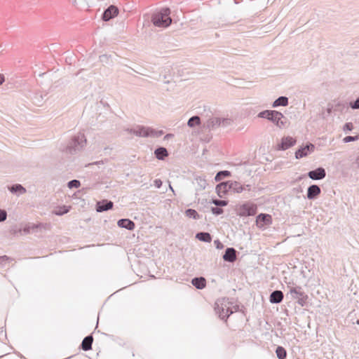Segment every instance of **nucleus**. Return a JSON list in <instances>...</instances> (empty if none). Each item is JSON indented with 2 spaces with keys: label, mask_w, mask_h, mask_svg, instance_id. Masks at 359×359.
<instances>
[{
  "label": "nucleus",
  "mask_w": 359,
  "mask_h": 359,
  "mask_svg": "<svg viewBox=\"0 0 359 359\" xmlns=\"http://www.w3.org/2000/svg\"><path fill=\"white\" fill-rule=\"evenodd\" d=\"M170 15V10L169 8H161L152 15L151 22L156 27H168L172 23V19Z\"/></svg>",
  "instance_id": "obj_1"
},
{
  "label": "nucleus",
  "mask_w": 359,
  "mask_h": 359,
  "mask_svg": "<svg viewBox=\"0 0 359 359\" xmlns=\"http://www.w3.org/2000/svg\"><path fill=\"white\" fill-rule=\"evenodd\" d=\"M257 116L259 118H266L271 121L279 128L283 126L285 123L282 121L284 118L283 114L276 110L262 111L258 114Z\"/></svg>",
  "instance_id": "obj_2"
},
{
  "label": "nucleus",
  "mask_w": 359,
  "mask_h": 359,
  "mask_svg": "<svg viewBox=\"0 0 359 359\" xmlns=\"http://www.w3.org/2000/svg\"><path fill=\"white\" fill-rule=\"evenodd\" d=\"M86 144V139L85 135L82 133H79L72 138L67 147V149L70 154H74L82 149Z\"/></svg>",
  "instance_id": "obj_3"
},
{
  "label": "nucleus",
  "mask_w": 359,
  "mask_h": 359,
  "mask_svg": "<svg viewBox=\"0 0 359 359\" xmlns=\"http://www.w3.org/2000/svg\"><path fill=\"white\" fill-rule=\"evenodd\" d=\"M289 288V292L292 296V298L297 300V303L301 306H304L306 304L308 296L304 292L303 289L300 286L290 287Z\"/></svg>",
  "instance_id": "obj_4"
},
{
  "label": "nucleus",
  "mask_w": 359,
  "mask_h": 359,
  "mask_svg": "<svg viewBox=\"0 0 359 359\" xmlns=\"http://www.w3.org/2000/svg\"><path fill=\"white\" fill-rule=\"evenodd\" d=\"M215 310L216 313L219 315V317L222 320H226L228 317L233 313L232 311L230 310L228 306V302L224 299L223 300H217L215 302Z\"/></svg>",
  "instance_id": "obj_5"
},
{
  "label": "nucleus",
  "mask_w": 359,
  "mask_h": 359,
  "mask_svg": "<svg viewBox=\"0 0 359 359\" xmlns=\"http://www.w3.org/2000/svg\"><path fill=\"white\" fill-rule=\"evenodd\" d=\"M127 132L129 133H133L138 137H147L150 136L157 135V133L154 129L145 127L142 126H137L133 128H127L126 129Z\"/></svg>",
  "instance_id": "obj_6"
},
{
  "label": "nucleus",
  "mask_w": 359,
  "mask_h": 359,
  "mask_svg": "<svg viewBox=\"0 0 359 359\" xmlns=\"http://www.w3.org/2000/svg\"><path fill=\"white\" fill-rule=\"evenodd\" d=\"M257 208L254 203H247L240 208V215L252 216L257 213Z\"/></svg>",
  "instance_id": "obj_7"
},
{
  "label": "nucleus",
  "mask_w": 359,
  "mask_h": 359,
  "mask_svg": "<svg viewBox=\"0 0 359 359\" xmlns=\"http://www.w3.org/2000/svg\"><path fill=\"white\" fill-rule=\"evenodd\" d=\"M118 14V9L116 6H109L102 13V20L107 22Z\"/></svg>",
  "instance_id": "obj_8"
},
{
  "label": "nucleus",
  "mask_w": 359,
  "mask_h": 359,
  "mask_svg": "<svg viewBox=\"0 0 359 359\" xmlns=\"http://www.w3.org/2000/svg\"><path fill=\"white\" fill-rule=\"evenodd\" d=\"M229 189L230 191L233 193H241L244 190H250L251 186L250 184L242 185L240 182L236 181H229Z\"/></svg>",
  "instance_id": "obj_9"
},
{
  "label": "nucleus",
  "mask_w": 359,
  "mask_h": 359,
  "mask_svg": "<svg viewBox=\"0 0 359 359\" xmlns=\"http://www.w3.org/2000/svg\"><path fill=\"white\" fill-rule=\"evenodd\" d=\"M307 176L313 180H320L325 177L326 171L325 168L319 167L315 170L309 171L307 173Z\"/></svg>",
  "instance_id": "obj_10"
},
{
  "label": "nucleus",
  "mask_w": 359,
  "mask_h": 359,
  "mask_svg": "<svg viewBox=\"0 0 359 359\" xmlns=\"http://www.w3.org/2000/svg\"><path fill=\"white\" fill-rule=\"evenodd\" d=\"M315 147L313 144L309 143L306 144L304 147L299 148L296 152H295V157L296 158H302L304 156H306L309 153H311L314 151Z\"/></svg>",
  "instance_id": "obj_11"
},
{
  "label": "nucleus",
  "mask_w": 359,
  "mask_h": 359,
  "mask_svg": "<svg viewBox=\"0 0 359 359\" xmlns=\"http://www.w3.org/2000/svg\"><path fill=\"white\" fill-rule=\"evenodd\" d=\"M321 189L318 185L312 184L308 187L307 189V198L309 200L316 199L320 194Z\"/></svg>",
  "instance_id": "obj_12"
},
{
  "label": "nucleus",
  "mask_w": 359,
  "mask_h": 359,
  "mask_svg": "<svg viewBox=\"0 0 359 359\" xmlns=\"http://www.w3.org/2000/svg\"><path fill=\"white\" fill-rule=\"evenodd\" d=\"M219 126H221V118L218 117H212L209 118L203 125V127L209 130H215Z\"/></svg>",
  "instance_id": "obj_13"
},
{
  "label": "nucleus",
  "mask_w": 359,
  "mask_h": 359,
  "mask_svg": "<svg viewBox=\"0 0 359 359\" xmlns=\"http://www.w3.org/2000/svg\"><path fill=\"white\" fill-rule=\"evenodd\" d=\"M114 203L111 201L102 200L96 204V210L98 212H102L109 210L113 208Z\"/></svg>",
  "instance_id": "obj_14"
},
{
  "label": "nucleus",
  "mask_w": 359,
  "mask_h": 359,
  "mask_svg": "<svg viewBox=\"0 0 359 359\" xmlns=\"http://www.w3.org/2000/svg\"><path fill=\"white\" fill-rule=\"evenodd\" d=\"M256 222L258 226L262 227L271 224V217L268 214L260 213L256 218Z\"/></svg>",
  "instance_id": "obj_15"
},
{
  "label": "nucleus",
  "mask_w": 359,
  "mask_h": 359,
  "mask_svg": "<svg viewBox=\"0 0 359 359\" xmlns=\"http://www.w3.org/2000/svg\"><path fill=\"white\" fill-rule=\"evenodd\" d=\"M222 257L226 262H233L236 259V250L233 248H227Z\"/></svg>",
  "instance_id": "obj_16"
},
{
  "label": "nucleus",
  "mask_w": 359,
  "mask_h": 359,
  "mask_svg": "<svg viewBox=\"0 0 359 359\" xmlns=\"http://www.w3.org/2000/svg\"><path fill=\"white\" fill-rule=\"evenodd\" d=\"M284 297V294L280 290H274L272 292L269 297V301L271 304L280 303Z\"/></svg>",
  "instance_id": "obj_17"
},
{
  "label": "nucleus",
  "mask_w": 359,
  "mask_h": 359,
  "mask_svg": "<svg viewBox=\"0 0 359 359\" xmlns=\"http://www.w3.org/2000/svg\"><path fill=\"white\" fill-rule=\"evenodd\" d=\"M295 142V140L291 137H284L283 138L281 143L278 145V149L280 150H286L293 146Z\"/></svg>",
  "instance_id": "obj_18"
},
{
  "label": "nucleus",
  "mask_w": 359,
  "mask_h": 359,
  "mask_svg": "<svg viewBox=\"0 0 359 359\" xmlns=\"http://www.w3.org/2000/svg\"><path fill=\"white\" fill-rule=\"evenodd\" d=\"M229 181L219 183L216 187V191L219 197H222V194H225L230 191L229 189Z\"/></svg>",
  "instance_id": "obj_19"
},
{
  "label": "nucleus",
  "mask_w": 359,
  "mask_h": 359,
  "mask_svg": "<svg viewBox=\"0 0 359 359\" xmlns=\"http://www.w3.org/2000/svg\"><path fill=\"white\" fill-rule=\"evenodd\" d=\"M118 226L128 230H133L135 228V223L129 219H121L118 221Z\"/></svg>",
  "instance_id": "obj_20"
},
{
  "label": "nucleus",
  "mask_w": 359,
  "mask_h": 359,
  "mask_svg": "<svg viewBox=\"0 0 359 359\" xmlns=\"http://www.w3.org/2000/svg\"><path fill=\"white\" fill-rule=\"evenodd\" d=\"M8 190L13 194L22 195L26 193V189L20 184H15L8 187Z\"/></svg>",
  "instance_id": "obj_21"
},
{
  "label": "nucleus",
  "mask_w": 359,
  "mask_h": 359,
  "mask_svg": "<svg viewBox=\"0 0 359 359\" xmlns=\"http://www.w3.org/2000/svg\"><path fill=\"white\" fill-rule=\"evenodd\" d=\"M192 285L198 290H202L206 286V280L203 277H196L191 280Z\"/></svg>",
  "instance_id": "obj_22"
},
{
  "label": "nucleus",
  "mask_w": 359,
  "mask_h": 359,
  "mask_svg": "<svg viewBox=\"0 0 359 359\" xmlns=\"http://www.w3.org/2000/svg\"><path fill=\"white\" fill-rule=\"evenodd\" d=\"M93 341V337L92 335L86 337L81 342V348L86 351L90 350L92 348Z\"/></svg>",
  "instance_id": "obj_23"
},
{
  "label": "nucleus",
  "mask_w": 359,
  "mask_h": 359,
  "mask_svg": "<svg viewBox=\"0 0 359 359\" xmlns=\"http://www.w3.org/2000/svg\"><path fill=\"white\" fill-rule=\"evenodd\" d=\"M154 154L158 160H164L168 156V152L165 147H159L155 149Z\"/></svg>",
  "instance_id": "obj_24"
},
{
  "label": "nucleus",
  "mask_w": 359,
  "mask_h": 359,
  "mask_svg": "<svg viewBox=\"0 0 359 359\" xmlns=\"http://www.w3.org/2000/svg\"><path fill=\"white\" fill-rule=\"evenodd\" d=\"M288 105V98L285 96H280L277 98L272 104V107L276 108L278 107H285Z\"/></svg>",
  "instance_id": "obj_25"
},
{
  "label": "nucleus",
  "mask_w": 359,
  "mask_h": 359,
  "mask_svg": "<svg viewBox=\"0 0 359 359\" xmlns=\"http://www.w3.org/2000/svg\"><path fill=\"white\" fill-rule=\"evenodd\" d=\"M196 238L201 241L206 243H209L212 241V237L208 232H198L196 233Z\"/></svg>",
  "instance_id": "obj_26"
},
{
  "label": "nucleus",
  "mask_w": 359,
  "mask_h": 359,
  "mask_svg": "<svg viewBox=\"0 0 359 359\" xmlns=\"http://www.w3.org/2000/svg\"><path fill=\"white\" fill-rule=\"evenodd\" d=\"M345 106H346L345 104L341 103V102H338L337 104H335L334 107H333V106H330L329 104L327 108L326 109L327 114H325V113H323V118H325L327 116L330 115L333 109H334V110H338L341 107H345Z\"/></svg>",
  "instance_id": "obj_27"
},
{
  "label": "nucleus",
  "mask_w": 359,
  "mask_h": 359,
  "mask_svg": "<svg viewBox=\"0 0 359 359\" xmlns=\"http://www.w3.org/2000/svg\"><path fill=\"white\" fill-rule=\"evenodd\" d=\"M195 180L197 185V191L204 190L208 185L207 181L203 177H196Z\"/></svg>",
  "instance_id": "obj_28"
},
{
  "label": "nucleus",
  "mask_w": 359,
  "mask_h": 359,
  "mask_svg": "<svg viewBox=\"0 0 359 359\" xmlns=\"http://www.w3.org/2000/svg\"><path fill=\"white\" fill-rule=\"evenodd\" d=\"M201 124V118L198 116H191L187 122V125L190 128H194L196 126Z\"/></svg>",
  "instance_id": "obj_29"
},
{
  "label": "nucleus",
  "mask_w": 359,
  "mask_h": 359,
  "mask_svg": "<svg viewBox=\"0 0 359 359\" xmlns=\"http://www.w3.org/2000/svg\"><path fill=\"white\" fill-rule=\"evenodd\" d=\"M276 353L278 359H285L287 356L286 350L283 346H278L276 350Z\"/></svg>",
  "instance_id": "obj_30"
},
{
  "label": "nucleus",
  "mask_w": 359,
  "mask_h": 359,
  "mask_svg": "<svg viewBox=\"0 0 359 359\" xmlns=\"http://www.w3.org/2000/svg\"><path fill=\"white\" fill-rule=\"evenodd\" d=\"M230 175H231V172L228 170L219 171L216 174V175L215 177V180L216 182H219V181L222 180L223 178L229 177Z\"/></svg>",
  "instance_id": "obj_31"
},
{
  "label": "nucleus",
  "mask_w": 359,
  "mask_h": 359,
  "mask_svg": "<svg viewBox=\"0 0 359 359\" xmlns=\"http://www.w3.org/2000/svg\"><path fill=\"white\" fill-rule=\"evenodd\" d=\"M185 215L187 217L193 218L194 219H198L200 218L198 213L194 209H187L185 211Z\"/></svg>",
  "instance_id": "obj_32"
},
{
  "label": "nucleus",
  "mask_w": 359,
  "mask_h": 359,
  "mask_svg": "<svg viewBox=\"0 0 359 359\" xmlns=\"http://www.w3.org/2000/svg\"><path fill=\"white\" fill-rule=\"evenodd\" d=\"M212 203L217 207H224L227 205L228 201L225 200L212 199Z\"/></svg>",
  "instance_id": "obj_33"
},
{
  "label": "nucleus",
  "mask_w": 359,
  "mask_h": 359,
  "mask_svg": "<svg viewBox=\"0 0 359 359\" xmlns=\"http://www.w3.org/2000/svg\"><path fill=\"white\" fill-rule=\"evenodd\" d=\"M81 186V182L77 180H72L67 183V187L69 189L79 188Z\"/></svg>",
  "instance_id": "obj_34"
},
{
  "label": "nucleus",
  "mask_w": 359,
  "mask_h": 359,
  "mask_svg": "<svg viewBox=\"0 0 359 359\" xmlns=\"http://www.w3.org/2000/svg\"><path fill=\"white\" fill-rule=\"evenodd\" d=\"M359 140V135L355 136H346L343 139V142L345 143L357 141Z\"/></svg>",
  "instance_id": "obj_35"
},
{
  "label": "nucleus",
  "mask_w": 359,
  "mask_h": 359,
  "mask_svg": "<svg viewBox=\"0 0 359 359\" xmlns=\"http://www.w3.org/2000/svg\"><path fill=\"white\" fill-rule=\"evenodd\" d=\"M211 211L214 215H219L223 213V209L219 207H212Z\"/></svg>",
  "instance_id": "obj_36"
},
{
  "label": "nucleus",
  "mask_w": 359,
  "mask_h": 359,
  "mask_svg": "<svg viewBox=\"0 0 359 359\" xmlns=\"http://www.w3.org/2000/svg\"><path fill=\"white\" fill-rule=\"evenodd\" d=\"M232 121L230 118H221V126L222 127H226L229 125H231Z\"/></svg>",
  "instance_id": "obj_37"
},
{
  "label": "nucleus",
  "mask_w": 359,
  "mask_h": 359,
  "mask_svg": "<svg viewBox=\"0 0 359 359\" xmlns=\"http://www.w3.org/2000/svg\"><path fill=\"white\" fill-rule=\"evenodd\" d=\"M111 57L110 55L103 54L100 56V60L102 63H107Z\"/></svg>",
  "instance_id": "obj_38"
},
{
  "label": "nucleus",
  "mask_w": 359,
  "mask_h": 359,
  "mask_svg": "<svg viewBox=\"0 0 359 359\" xmlns=\"http://www.w3.org/2000/svg\"><path fill=\"white\" fill-rule=\"evenodd\" d=\"M353 129V123L351 122L345 123L344 126L343 130L344 132L347 133L348 131H351Z\"/></svg>",
  "instance_id": "obj_39"
},
{
  "label": "nucleus",
  "mask_w": 359,
  "mask_h": 359,
  "mask_svg": "<svg viewBox=\"0 0 359 359\" xmlns=\"http://www.w3.org/2000/svg\"><path fill=\"white\" fill-rule=\"evenodd\" d=\"M69 212V209L66 208L65 206L60 208L58 211H55V214L56 215H62L65 213H67Z\"/></svg>",
  "instance_id": "obj_40"
},
{
  "label": "nucleus",
  "mask_w": 359,
  "mask_h": 359,
  "mask_svg": "<svg viewBox=\"0 0 359 359\" xmlns=\"http://www.w3.org/2000/svg\"><path fill=\"white\" fill-rule=\"evenodd\" d=\"M350 107L353 109H359V97L354 102H350Z\"/></svg>",
  "instance_id": "obj_41"
},
{
  "label": "nucleus",
  "mask_w": 359,
  "mask_h": 359,
  "mask_svg": "<svg viewBox=\"0 0 359 359\" xmlns=\"http://www.w3.org/2000/svg\"><path fill=\"white\" fill-rule=\"evenodd\" d=\"M7 218V212L4 210L0 209V222H4Z\"/></svg>",
  "instance_id": "obj_42"
},
{
  "label": "nucleus",
  "mask_w": 359,
  "mask_h": 359,
  "mask_svg": "<svg viewBox=\"0 0 359 359\" xmlns=\"http://www.w3.org/2000/svg\"><path fill=\"white\" fill-rule=\"evenodd\" d=\"M154 186L159 189L162 186V181L160 179H156L154 182Z\"/></svg>",
  "instance_id": "obj_43"
},
{
  "label": "nucleus",
  "mask_w": 359,
  "mask_h": 359,
  "mask_svg": "<svg viewBox=\"0 0 359 359\" xmlns=\"http://www.w3.org/2000/svg\"><path fill=\"white\" fill-rule=\"evenodd\" d=\"M8 259H9V257H7L6 255L0 256V263L1 264L5 262L6 261H7Z\"/></svg>",
  "instance_id": "obj_44"
},
{
  "label": "nucleus",
  "mask_w": 359,
  "mask_h": 359,
  "mask_svg": "<svg viewBox=\"0 0 359 359\" xmlns=\"http://www.w3.org/2000/svg\"><path fill=\"white\" fill-rule=\"evenodd\" d=\"M23 231H24V232H25V233H30V231H32V230H31V226H30V225H28V226H25V227L24 228Z\"/></svg>",
  "instance_id": "obj_45"
},
{
  "label": "nucleus",
  "mask_w": 359,
  "mask_h": 359,
  "mask_svg": "<svg viewBox=\"0 0 359 359\" xmlns=\"http://www.w3.org/2000/svg\"><path fill=\"white\" fill-rule=\"evenodd\" d=\"M215 243L216 244V247L217 248H223V245L219 241H215Z\"/></svg>",
  "instance_id": "obj_46"
},
{
  "label": "nucleus",
  "mask_w": 359,
  "mask_h": 359,
  "mask_svg": "<svg viewBox=\"0 0 359 359\" xmlns=\"http://www.w3.org/2000/svg\"><path fill=\"white\" fill-rule=\"evenodd\" d=\"M5 81L4 76L3 74H0V85L2 84Z\"/></svg>",
  "instance_id": "obj_47"
},
{
  "label": "nucleus",
  "mask_w": 359,
  "mask_h": 359,
  "mask_svg": "<svg viewBox=\"0 0 359 359\" xmlns=\"http://www.w3.org/2000/svg\"><path fill=\"white\" fill-rule=\"evenodd\" d=\"M39 225L40 224H32V225H30L31 230H34L35 229H37Z\"/></svg>",
  "instance_id": "obj_48"
},
{
  "label": "nucleus",
  "mask_w": 359,
  "mask_h": 359,
  "mask_svg": "<svg viewBox=\"0 0 359 359\" xmlns=\"http://www.w3.org/2000/svg\"><path fill=\"white\" fill-rule=\"evenodd\" d=\"M157 133V135H155L154 137H159L163 134V131H156Z\"/></svg>",
  "instance_id": "obj_49"
},
{
  "label": "nucleus",
  "mask_w": 359,
  "mask_h": 359,
  "mask_svg": "<svg viewBox=\"0 0 359 359\" xmlns=\"http://www.w3.org/2000/svg\"><path fill=\"white\" fill-rule=\"evenodd\" d=\"M172 135L171 134H167L165 136V138H168L170 137H171Z\"/></svg>",
  "instance_id": "obj_50"
},
{
  "label": "nucleus",
  "mask_w": 359,
  "mask_h": 359,
  "mask_svg": "<svg viewBox=\"0 0 359 359\" xmlns=\"http://www.w3.org/2000/svg\"><path fill=\"white\" fill-rule=\"evenodd\" d=\"M169 188H170V189L172 192H174L173 188H172V187L171 186V184H169Z\"/></svg>",
  "instance_id": "obj_51"
},
{
  "label": "nucleus",
  "mask_w": 359,
  "mask_h": 359,
  "mask_svg": "<svg viewBox=\"0 0 359 359\" xmlns=\"http://www.w3.org/2000/svg\"><path fill=\"white\" fill-rule=\"evenodd\" d=\"M356 163H359V156H358V157L357 158V159H356Z\"/></svg>",
  "instance_id": "obj_52"
},
{
  "label": "nucleus",
  "mask_w": 359,
  "mask_h": 359,
  "mask_svg": "<svg viewBox=\"0 0 359 359\" xmlns=\"http://www.w3.org/2000/svg\"><path fill=\"white\" fill-rule=\"evenodd\" d=\"M356 323H357L358 325H359V319H358V320H357Z\"/></svg>",
  "instance_id": "obj_53"
}]
</instances>
